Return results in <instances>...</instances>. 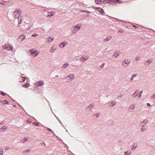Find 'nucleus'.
<instances>
[{
    "label": "nucleus",
    "mask_w": 155,
    "mask_h": 155,
    "mask_svg": "<svg viewBox=\"0 0 155 155\" xmlns=\"http://www.w3.org/2000/svg\"><path fill=\"white\" fill-rule=\"evenodd\" d=\"M21 13V10L19 9H17L14 12L13 16L15 18H18Z\"/></svg>",
    "instance_id": "nucleus-1"
},
{
    "label": "nucleus",
    "mask_w": 155,
    "mask_h": 155,
    "mask_svg": "<svg viewBox=\"0 0 155 155\" xmlns=\"http://www.w3.org/2000/svg\"><path fill=\"white\" fill-rule=\"evenodd\" d=\"M28 53L30 54V55H32L34 57L36 56L39 54L38 52L35 51V50H34L33 49H31L30 50L28 51Z\"/></svg>",
    "instance_id": "nucleus-2"
},
{
    "label": "nucleus",
    "mask_w": 155,
    "mask_h": 155,
    "mask_svg": "<svg viewBox=\"0 0 155 155\" xmlns=\"http://www.w3.org/2000/svg\"><path fill=\"white\" fill-rule=\"evenodd\" d=\"M130 61L127 59H124L122 63V65L124 67H127L130 63Z\"/></svg>",
    "instance_id": "nucleus-3"
},
{
    "label": "nucleus",
    "mask_w": 155,
    "mask_h": 155,
    "mask_svg": "<svg viewBox=\"0 0 155 155\" xmlns=\"http://www.w3.org/2000/svg\"><path fill=\"white\" fill-rule=\"evenodd\" d=\"M81 27V25L79 24H78L74 27V30L72 31V33L74 34L77 31L79 30Z\"/></svg>",
    "instance_id": "nucleus-4"
},
{
    "label": "nucleus",
    "mask_w": 155,
    "mask_h": 155,
    "mask_svg": "<svg viewBox=\"0 0 155 155\" xmlns=\"http://www.w3.org/2000/svg\"><path fill=\"white\" fill-rule=\"evenodd\" d=\"M44 82L42 81H39L36 82L35 83V84L37 86H41L43 85L44 84Z\"/></svg>",
    "instance_id": "nucleus-5"
},
{
    "label": "nucleus",
    "mask_w": 155,
    "mask_h": 155,
    "mask_svg": "<svg viewBox=\"0 0 155 155\" xmlns=\"http://www.w3.org/2000/svg\"><path fill=\"white\" fill-rule=\"evenodd\" d=\"M30 138L29 137H25L24 139H23L20 140V142L21 143H24L26 141L29 140Z\"/></svg>",
    "instance_id": "nucleus-6"
},
{
    "label": "nucleus",
    "mask_w": 155,
    "mask_h": 155,
    "mask_svg": "<svg viewBox=\"0 0 155 155\" xmlns=\"http://www.w3.org/2000/svg\"><path fill=\"white\" fill-rule=\"evenodd\" d=\"M141 127L140 129L141 131L142 132H144L147 129V126L145 125L140 124Z\"/></svg>",
    "instance_id": "nucleus-7"
},
{
    "label": "nucleus",
    "mask_w": 155,
    "mask_h": 155,
    "mask_svg": "<svg viewBox=\"0 0 155 155\" xmlns=\"http://www.w3.org/2000/svg\"><path fill=\"white\" fill-rule=\"evenodd\" d=\"M57 47L56 45H53V47L51 48L50 52L52 53L54 52L57 49Z\"/></svg>",
    "instance_id": "nucleus-8"
},
{
    "label": "nucleus",
    "mask_w": 155,
    "mask_h": 155,
    "mask_svg": "<svg viewBox=\"0 0 155 155\" xmlns=\"http://www.w3.org/2000/svg\"><path fill=\"white\" fill-rule=\"evenodd\" d=\"M89 58L87 56H83L82 57H81L80 58V60L81 61H82L83 62L85 61L86 60H87Z\"/></svg>",
    "instance_id": "nucleus-9"
},
{
    "label": "nucleus",
    "mask_w": 155,
    "mask_h": 155,
    "mask_svg": "<svg viewBox=\"0 0 155 155\" xmlns=\"http://www.w3.org/2000/svg\"><path fill=\"white\" fill-rule=\"evenodd\" d=\"M112 38V36L108 35L105 39H104V41L107 42L108 41Z\"/></svg>",
    "instance_id": "nucleus-10"
},
{
    "label": "nucleus",
    "mask_w": 155,
    "mask_h": 155,
    "mask_svg": "<svg viewBox=\"0 0 155 155\" xmlns=\"http://www.w3.org/2000/svg\"><path fill=\"white\" fill-rule=\"evenodd\" d=\"M96 9L99 11L101 14L103 15L104 11L103 9L97 7L96 8Z\"/></svg>",
    "instance_id": "nucleus-11"
},
{
    "label": "nucleus",
    "mask_w": 155,
    "mask_h": 155,
    "mask_svg": "<svg viewBox=\"0 0 155 155\" xmlns=\"http://www.w3.org/2000/svg\"><path fill=\"white\" fill-rule=\"evenodd\" d=\"M68 80H69L68 78L70 79H74V76L73 74H71L67 76L66 78Z\"/></svg>",
    "instance_id": "nucleus-12"
},
{
    "label": "nucleus",
    "mask_w": 155,
    "mask_h": 155,
    "mask_svg": "<svg viewBox=\"0 0 155 155\" xmlns=\"http://www.w3.org/2000/svg\"><path fill=\"white\" fill-rule=\"evenodd\" d=\"M54 39V38L53 37L51 36L50 37L48 38V41L49 42H51L52 41H53Z\"/></svg>",
    "instance_id": "nucleus-13"
},
{
    "label": "nucleus",
    "mask_w": 155,
    "mask_h": 155,
    "mask_svg": "<svg viewBox=\"0 0 155 155\" xmlns=\"http://www.w3.org/2000/svg\"><path fill=\"white\" fill-rule=\"evenodd\" d=\"M139 92L137 90H136L135 92L132 94L133 97H136V96L138 94Z\"/></svg>",
    "instance_id": "nucleus-14"
},
{
    "label": "nucleus",
    "mask_w": 155,
    "mask_h": 155,
    "mask_svg": "<svg viewBox=\"0 0 155 155\" xmlns=\"http://www.w3.org/2000/svg\"><path fill=\"white\" fill-rule=\"evenodd\" d=\"M135 105L134 104H133L131 105L129 107V109L130 110L132 109L133 110H134L135 108Z\"/></svg>",
    "instance_id": "nucleus-15"
},
{
    "label": "nucleus",
    "mask_w": 155,
    "mask_h": 155,
    "mask_svg": "<svg viewBox=\"0 0 155 155\" xmlns=\"http://www.w3.org/2000/svg\"><path fill=\"white\" fill-rule=\"evenodd\" d=\"M66 45V44L65 43V42H63L60 43L59 45V47L60 48H63L65 45Z\"/></svg>",
    "instance_id": "nucleus-16"
},
{
    "label": "nucleus",
    "mask_w": 155,
    "mask_h": 155,
    "mask_svg": "<svg viewBox=\"0 0 155 155\" xmlns=\"http://www.w3.org/2000/svg\"><path fill=\"white\" fill-rule=\"evenodd\" d=\"M148 123V121L146 119H145L143 121H142L140 123V124L143 125V124H147Z\"/></svg>",
    "instance_id": "nucleus-17"
},
{
    "label": "nucleus",
    "mask_w": 155,
    "mask_h": 155,
    "mask_svg": "<svg viewBox=\"0 0 155 155\" xmlns=\"http://www.w3.org/2000/svg\"><path fill=\"white\" fill-rule=\"evenodd\" d=\"M9 45L8 44H5L4 45L2 46V49L4 50H5L6 49H8V48Z\"/></svg>",
    "instance_id": "nucleus-18"
},
{
    "label": "nucleus",
    "mask_w": 155,
    "mask_h": 155,
    "mask_svg": "<svg viewBox=\"0 0 155 155\" xmlns=\"http://www.w3.org/2000/svg\"><path fill=\"white\" fill-rule=\"evenodd\" d=\"M1 103L3 104H8L9 103L7 100H3L1 101Z\"/></svg>",
    "instance_id": "nucleus-19"
},
{
    "label": "nucleus",
    "mask_w": 155,
    "mask_h": 155,
    "mask_svg": "<svg viewBox=\"0 0 155 155\" xmlns=\"http://www.w3.org/2000/svg\"><path fill=\"white\" fill-rule=\"evenodd\" d=\"M137 76V74H133L130 79V81H132L133 80L134 78L136 77Z\"/></svg>",
    "instance_id": "nucleus-20"
},
{
    "label": "nucleus",
    "mask_w": 155,
    "mask_h": 155,
    "mask_svg": "<svg viewBox=\"0 0 155 155\" xmlns=\"http://www.w3.org/2000/svg\"><path fill=\"white\" fill-rule=\"evenodd\" d=\"M131 153V152L130 150L124 152V155H130Z\"/></svg>",
    "instance_id": "nucleus-21"
},
{
    "label": "nucleus",
    "mask_w": 155,
    "mask_h": 155,
    "mask_svg": "<svg viewBox=\"0 0 155 155\" xmlns=\"http://www.w3.org/2000/svg\"><path fill=\"white\" fill-rule=\"evenodd\" d=\"M68 66L69 64L67 63H65L63 65L62 68L64 69L66 68Z\"/></svg>",
    "instance_id": "nucleus-22"
},
{
    "label": "nucleus",
    "mask_w": 155,
    "mask_h": 155,
    "mask_svg": "<svg viewBox=\"0 0 155 155\" xmlns=\"http://www.w3.org/2000/svg\"><path fill=\"white\" fill-rule=\"evenodd\" d=\"M120 54V53L118 54L117 53V52H115L113 54V56H114L115 57L117 58L119 55Z\"/></svg>",
    "instance_id": "nucleus-23"
},
{
    "label": "nucleus",
    "mask_w": 155,
    "mask_h": 155,
    "mask_svg": "<svg viewBox=\"0 0 155 155\" xmlns=\"http://www.w3.org/2000/svg\"><path fill=\"white\" fill-rule=\"evenodd\" d=\"M116 103V102L114 101H112L110 103V106L112 107Z\"/></svg>",
    "instance_id": "nucleus-24"
},
{
    "label": "nucleus",
    "mask_w": 155,
    "mask_h": 155,
    "mask_svg": "<svg viewBox=\"0 0 155 155\" xmlns=\"http://www.w3.org/2000/svg\"><path fill=\"white\" fill-rule=\"evenodd\" d=\"M25 38V36L24 35H21L19 37V38L21 39L22 40H23Z\"/></svg>",
    "instance_id": "nucleus-25"
},
{
    "label": "nucleus",
    "mask_w": 155,
    "mask_h": 155,
    "mask_svg": "<svg viewBox=\"0 0 155 155\" xmlns=\"http://www.w3.org/2000/svg\"><path fill=\"white\" fill-rule=\"evenodd\" d=\"M137 147V145L136 144H134L132 146V147L131 148L132 150H134L135 149L136 147Z\"/></svg>",
    "instance_id": "nucleus-26"
},
{
    "label": "nucleus",
    "mask_w": 155,
    "mask_h": 155,
    "mask_svg": "<svg viewBox=\"0 0 155 155\" xmlns=\"http://www.w3.org/2000/svg\"><path fill=\"white\" fill-rule=\"evenodd\" d=\"M50 13H51L50 14H48V16L49 17H51L54 14V13L53 12H50Z\"/></svg>",
    "instance_id": "nucleus-27"
},
{
    "label": "nucleus",
    "mask_w": 155,
    "mask_h": 155,
    "mask_svg": "<svg viewBox=\"0 0 155 155\" xmlns=\"http://www.w3.org/2000/svg\"><path fill=\"white\" fill-rule=\"evenodd\" d=\"M21 79L22 80L21 81H20L21 82H24L25 81V79L26 78L25 77H21Z\"/></svg>",
    "instance_id": "nucleus-28"
},
{
    "label": "nucleus",
    "mask_w": 155,
    "mask_h": 155,
    "mask_svg": "<svg viewBox=\"0 0 155 155\" xmlns=\"http://www.w3.org/2000/svg\"><path fill=\"white\" fill-rule=\"evenodd\" d=\"M153 61V59H149L147 61H146V62H148L149 63L148 65Z\"/></svg>",
    "instance_id": "nucleus-29"
},
{
    "label": "nucleus",
    "mask_w": 155,
    "mask_h": 155,
    "mask_svg": "<svg viewBox=\"0 0 155 155\" xmlns=\"http://www.w3.org/2000/svg\"><path fill=\"white\" fill-rule=\"evenodd\" d=\"M101 2V0H95V2L96 4H98Z\"/></svg>",
    "instance_id": "nucleus-30"
},
{
    "label": "nucleus",
    "mask_w": 155,
    "mask_h": 155,
    "mask_svg": "<svg viewBox=\"0 0 155 155\" xmlns=\"http://www.w3.org/2000/svg\"><path fill=\"white\" fill-rule=\"evenodd\" d=\"M110 1L111 2H116L117 3H119V2H121L120 1H119V0H110Z\"/></svg>",
    "instance_id": "nucleus-31"
},
{
    "label": "nucleus",
    "mask_w": 155,
    "mask_h": 155,
    "mask_svg": "<svg viewBox=\"0 0 155 155\" xmlns=\"http://www.w3.org/2000/svg\"><path fill=\"white\" fill-rule=\"evenodd\" d=\"M13 49V47L12 46L9 45L8 48V50H12Z\"/></svg>",
    "instance_id": "nucleus-32"
},
{
    "label": "nucleus",
    "mask_w": 155,
    "mask_h": 155,
    "mask_svg": "<svg viewBox=\"0 0 155 155\" xmlns=\"http://www.w3.org/2000/svg\"><path fill=\"white\" fill-rule=\"evenodd\" d=\"M8 128V127H5V126L2 127L1 128V130H5L6 129H7Z\"/></svg>",
    "instance_id": "nucleus-33"
},
{
    "label": "nucleus",
    "mask_w": 155,
    "mask_h": 155,
    "mask_svg": "<svg viewBox=\"0 0 155 155\" xmlns=\"http://www.w3.org/2000/svg\"><path fill=\"white\" fill-rule=\"evenodd\" d=\"M114 19L115 20H117V22H118L119 21H120L121 22H125V21H122V20H118L117 18H114Z\"/></svg>",
    "instance_id": "nucleus-34"
},
{
    "label": "nucleus",
    "mask_w": 155,
    "mask_h": 155,
    "mask_svg": "<svg viewBox=\"0 0 155 155\" xmlns=\"http://www.w3.org/2000/svg\"><path fill=\"white\" fill-rule=\"evenodd\" d=\"M3 151L2 149H0V155H3Z\"/></svg>",
    "instance_id": "nucleus-35"
},
{
    "label": "nucleus",
    "mask_w": 155,
    "mask_h": 155,
    "mask_svg": "<svg viewBox=\"0 0 155 155\" xmlns=\"http://www.w3.org/2000/svg\"><path fill=\"white\" fill-rule=\"evenodd\" d=\"M100 115V113H97L96 114H95V116L97 117H98Z\"/></svg>",
    "instance_id": "nucleus-36"
},
{
    "label": "nucleus",
    "mask_w": 155,
    "mask_h": 155,
    "mask_svg": "<svg viewBox=\"0 0 155 155\" xmlns=\"http://www.w3.org/2000/svg\"><path fill=\"white\" fill-rule=\"evenodd\" d=\"M1 94L2 95H3V96H5L6 95H7V94L4 93V92H1ZM7 95L8 96V95L7 94Z\"/></svg>",
    "instance_id": "nucleus-37"
},
{
    "label": "nucleus",
    "mask_w": 155,
    "mask_h": 155,
    "mask_svg": "<svg viewBox=\"0 0 155 155\" xmlns=\"http://www.w3.org/2000/svg\"><path fill=\"white\" fill-rule=\"evenodd\" d=\"M22 21V19L21 18H19L18 19V24H20Z\"/></svg>",
    "instance_id": "nucleus-38"
},
{
    "label": "nucleus",
    "mask_w": 155,
    "mask_h": 155,
    "mask_svg": "<svg viewBox=\"0 0 155 155\" xmlns=\"http://www.w3.org/2000/svg\"><path fill=\"white\" fill-rule=\"evenodd\" d=\"M143 93V91H141L139 94L138 95V97H139L140 98L141 97V94H142Z\"/></svg>",
    "instance_id": "nucleus-39"
},
{
    "label": "nucleus",
    "mask_w": 155,
    "mask_h": 155,
    "mask_svg": "<svg viewBox=\"0 0 155 155\" xmlns=\"http://www.w3.org/2000/svg\"><path fill=\"white\" fill-rule=\"evenodd\" d=\"M51 111L52 112V113H53V114H54V116L56 117V118H57V120H59V119H58V117H57L56 116V115H55L54 114V113H53V112L52 111V109L51 108Z\"/></svg>",
    "instance_id": "nucleus-40"
},
{
    "label": "nucleus",
    "mask_w": 155,
    "mask_h": 155,
    "mask_svg": "<svg viewBox=\"0 0 155 155\" xmlns=\"http://www.w3.org/2000/svg\"><path fill=\"white\" fill-rule=\"evenodd\" d=\"M29 86V85H28V86H27V85L26 84H24L23 86V87L25 88H26L28 87Z\"/></svg>",
    "instance_id": "nucleus-41"
},
{
    "label": "nucleus",
    "mask_w": 155,
    "mask_h": 155,
    "mask_svg": "<svg viewBox=\"0 0 155 155\" xmlns=\"http://www.w3.org/2000/svg\"><path fill=\"white\" fill-rule=\"evenodd\" d=\"M30 151V149H28L26 150L25 151H24V152H29Z\"/></svg>",
    "instance_id": "nucleus-42"
},
{
    "label": "nucleus",
    "mask_w": 155,
    "mask_h": 155,
    "mask_svg": "<svg viewBox=\"0 0 155 155\" xmlns=\"http://www.w3.org/2000/svg\"><path fill=\"white\" fill-rule=\"evenodd\" d=\"M140 58L139 57H137L135 58V60L136 61H138L140 60Z\"/></svg>",
    "instance_id": "nucleus-43"
},
{
    "label": "nucleus",
    "mask_w": 155,
    "mask_h": 155,
    "mask_svg": "<svg viewBox=\"0 0 155 155\" xmlns=\"http://www.w3.org/2000/svg\"><path fill=\"white\" fill-rule=\"evenodd\" d=\"M104 65H105V64L103 63L101 65H100V67H101V68H102L104 67Z\"/></svg>",
    "instance_id": "nucleus-44"
},
{
    "label": "nucleus",
    "mask_w": 155,
    "mask_h": 155,
    "mask_svg": "<svg viewBox=\"0 0 155 155\" xmlns=\"http://www.w3.org/2000/svg\"><path fill=\"white\" fill-rule=\"evenodd\" d=\"M122 97V95L121 94L120 95L118 96L117 98L118 99H120Z\"/></svg>",
    "instance_id": "nucleus-45"
},
{
    "label": "nucleus",
    "mask_w": 155,
    "mask_h": 155,
    "mask_svg": "<svg viewBox=\"0 0 155 155\" xmlns=\"http://www.w3.org/2000/svg\"><path fill=\"white\" fill-rule=\"evenodd\" d=\"M94 105L93 104H91L89 106V107H88V108H89V107H94Z\"/></svg>",
    "instance_id": "nucleus-46"
},
{
    "label": "nucleus",
    "mask_w": 155,
    "mask_h": 155,
    "mask_svg": "<svg viewBox=\"0 0 155 155\" xmlns=\"http://www.w3.org/2000/svg\"><path fill=\"white\" fill-rule=\"evenodd\" d=\"M35 126H37L38 125V124L37 123L35 122L34 123Z\"/></svg>",
    "instance_id": "nucleus-47"
},
{
    "label": "nucleus",
    "mask_w": 155,
    "mask_h": 155,
    "mask_svg": "<svg viewBox=\"0 0 155 155\" xmlns=\"http://www.w3.org/2000/svg\"><path fill=\"white\" fill-rule=\"evenodd\" d=\"M38 35H37L36 34H33L32 35V36H33V37H35V36H37Z\"/></svg>",
    "instance_id": "nucleus-48"
},
{
    "label": "nucleus",
    "mask_w": 155,
    "mask_h": 155,
    "mask_svg": "<svg viewBox=\"0 0 155 155\" xmlns=\"http://www.w3.org/2000/svg\"><path fill=\"white\" fill-rule=\"evenodd\" d=\"M124 31H122V29H121L120 30H119L118 31L120 33H122Z\"/></svg>",
    "instance_id": "nucleus-49"
},
{
    "label": "nucleus",
    "mask_w": 155,
    "mask_h": 155,
    "mask_svg": "<svg viewBox=\"0 0 155 155\" xmlns=\"http://www.w3.org/2000/svg\"><path fill=\"white\" fill-rule=\"evenodd\" d=\"M152 98H155V94H154L152 96Z\"/></svg>",
    "instance_id": "nucleus-50"
},
{
    "label": "nucleus",
    "mask_w": 155,
    "mask_h": 155,
    "mask_svg": "<svg viewBox=\"0 0 155 155\" xmlns=\"http://www.w3.org/2000/svg\"><path fill=\"white\" fill-rule=\"evenodd\" d=\"M132 26H133V27H134V28H138V27H137V26H135V25H132Z\"/></svg>",
    "instance_id": "nucleus-51"
},
{
    "label": "nucleus",
    "mask_w": 155,
    "mask_h": 155,
    "mask_svg": "<svg viewBox=\"0 0 155 155\" xmlns=\"http://www.w3.org/2000/svg\"><path fill=\"white\" fill-rule=\"evenodd\" d=\"M4 123V121H2V122H1L0 123V124H3Z\"/></svg>",
    "instance_id": "nucleus-52"
},
{
    "label": "nucleus",
    "mask_w": 155,
    "mask_h": 155,
    "mask_svg": "<svg viewBox=\"0 0 155 155\" xmlns=\"http://www.w3.org/2000/svg\"><path fill=\"white\" fill-rule=\"evenodd\" d=\"M58 121H59V123H60L62 125H63V124H62V122H61V121H60V120H58Z\"/></svg>",
    "instance_id": "nucleus-53"
},
{
    "label": "nucleus",
    "mask_w": 155,
    "mask_h": 155,
    "mask_svg": "<svg viewBox=\"0 0 155 155\" xmlns=\"http://www.w3.org/2000/svg\"><path fill=\"white\" fill-rule=\"evenodd\" d=\"M147 106H149L150 105V103H147Z\"/></svg>",
    "instance_id": "nucleus-54"
},
{
    "label": "nucleus",
    "mask_w": 155,
    "mask_h": 155,
    "mask_svg": "<svg viewBox=\"0 0 155 155\" xmlns=\"http://www.w3.org/2000/svg\"><path fill=\"white\" fill-rule=\"evenodd\" d=\"M9 149V148L8 147H5V149L6 150H8Z\"/></svg>",
    "instance_id": "nucleus-55"
},
{
    "label": "nucleus",
    "mask_w": 155,
    "mask_h": 155,
    "mask_svg": "<svg viewBox=\"0 0 155 155\" xmlns=\"http://www.w3.org/2000/svg\"><path fill=\"white\" fill-rule=\"evenodd\" d=\"M0 4L2 5H4V3H0Z\"/></svg>",
    "instance_id": "nucleus-56"
},
{
    "label": "nucleus",
    "mask_w": 155,
    "mask_h": 155,
    "mask_svg": "<svg viewBox=\"0 0 155 155\" xmlns=\"http://www.w3.org/2000/svg\"><path fill=\"white\" fill-rule=\"evenodd\" d=\"M48 130L52 131V130H51V129L48 128Z\"/></svg>",
    "instance_id": "nucleus-57"
},
{
    "label": "nucleus",
    "mask_w": 155,
    "mask_h": 155,
    "mask_svg": "<svg viewBox=\"0 0 155 155\" xmlns=\"http://www.w3.org/2000/svg\"><path fill=\"white\" fill-rule=\"evenodd\" d=\"M116 52H117V53H118V54L120 53V52H119V51H117Z\"/></svg>",
    "instance_id": "nucleus-58"
},
{
    "label": "nucleus",
    "mask_w": 155,
    "mask_h": 155,
    "mask_svg": "<svg viewBox=\"0 0 155 155\" xmlns=\"http://www.w3.org/2000/svg\"><path fill=\"white\" fill-rule=\"evenodd\" d=\"M42 144H43L45 145H46L45 143L44 142Z\"/></svg>",
    "instance_id": "nucleus-59"
},
{
    "label": "nucleus",
    "mask_w": 155,
    "mask_h": 155,
    "mask_svg": "<svg viewBox=\"0 0 155 155\" xmlns=\"http://www.w3.org/2000/svg\"><path fill=\"white\" fill-rule=\"evenodd\" d=\"M62 126L64 128H65V127L64 126L63 124V125H62Z\"/></svg>",
    "instance_id": "nucleus-60"
},
{
    "label": "nucleus",
    "mask_w": 155,
    "mask_h": 155,
    "mask_svg": "<svg viewBox=\"0 0 155 155\" xmlns=\"http://www.w3.org/2000/svg\"><path fill=\"white\" fill-rule=\"evenodd\" d=\"M78 58H76V60H75V61H78Z\"/></svg>",
    "instance_id": "nucleus-61"
},
{
    "label": "nucleus",
    "mask_w": 155,
    "mask_h": 155,
    "mask_svg": "<svg viewBox=\"0 0 155 155\" xmlns=\"http://www.w3.org/2000/svg\"><path fill=\"white\" fill-rule=\"evenodd\" d=\"M13 107H16V105H13Z\"/></svg>",
    "instance_id": "nucleus-62"
},
{
    "label": "nucleus",
    "mask_w": 155,
    "mask_h": 155,
    "mask_svg": "<svg viewBox=\"0 0 155 155\" xmlns=\"http://www.w3.org/2000/svg\"><path fill=\"white\" fill-rule=\"evenodd\" d=\"M46 101L48 102L49 103V102H48V101L46 99Z\"/></svg>",
    "instance_id": "nucleus-63"
},
{
    "label": "nucleus",
    "mask_w": 155,
    "mask_h": 155,
    "mask_svg": "<svg viewBox=\"0 0 155 155\" xmlns=\"http://www.w3.org/2000/svg\"><path fill=\"white\" fill-rule=\"evenodd\" d=\"M58 77V75H57L55 76L56 77Z\"/></svg>",
    "instance_id": "nucleus-64"
}]
</instances>
